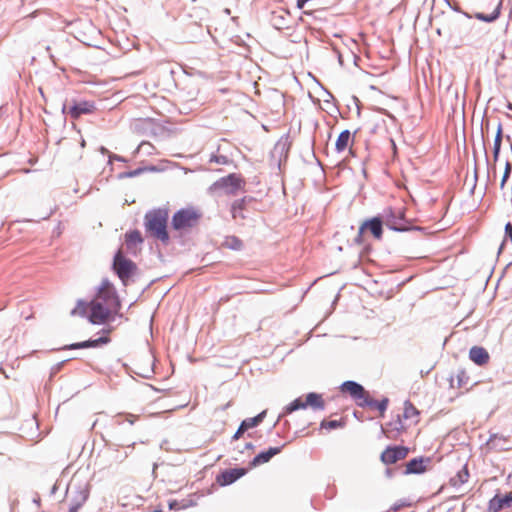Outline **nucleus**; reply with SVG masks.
Segmentation results:
<instances>
[{
	"label": "nucleus",
	"instance_id": "1",
	"mask_svg": "<svg viewBox=\"0 0 512 512\" xmlns=\"http://www.w3.org/2000/svg\"><path fill=\"white\" fill-rule=\"evenodd\" d=\"M169 211L167 208H155L146 212L144 216V227L146 232L167 245L170 242L168 233Z\"/></svg>",
	"mask_w": 512,
	"mask_h": 512
},
{
	"label": "nucleus",
	"instance_id": "2",
	"mask_svg": "<svg viewBox=\"0 0 512 512\" xmlns=\"http://www.w3.org/2000/svg\"><path fill=\"white\" fill-rule=\"evenodd\" d=\"M112 270L120 279L124 286L134 282V276L138 272V267L134 261L125 256L122 249H118L113 256Z\"/></svg>",
	"mask_w": 512,
	"mask_h": 512
},
{
	"label": "nucleus",
	"instance_id": "3",
	"mask_svg": "<svg viewBox=\"0 0 512 512\" xmlns=\"http://www.w3.org/2000/svg\"><path fill=\"white\" fill-rule=\"evenodd\" d=\"M383 217L384 225L390 230L396 232H407L411 230H421L420 227L413 226L406 218L405 210L403 208L388 207L380 213Z\"/></svg>",
	"mask_w": 512,
	"mask_h": 512
},
{
	"label": "nucleus",
	"instance_id": "4",
	"mask_svg": "<svg viewBox=\"0 0 512 512\" xmlns=\"http://www.w3.org/2000/svg\"><path fill=\"white\" fill-rule=\"evenodd\" d=\"M202 213L194 208H181L176 211L171 219V227L177 232H187L199 224Z\"/></svg>",
	"mask_w": 512,
	"mask_h": 512
},
{
	"label": "nucleus",
	"instance_id": "5",
	"mask_svg": "<svg viewBox=\"0 0 512 512\" xmlns=\"http://www.w3.org/2000/svg\"><path fill=\"white\" fill-rule=\"evenodd\" d=\"M307 407H310L313 410H324L325 401L322 398V395L316 392H309L306 394L305 400H303L302 397L294 399L287 406H285L283 412L279 415L278 421L281 417L287 414H291L294 411L305 409Z\"/></svg>",
	"mask_w": 512,
	"mask_h": 512
},
{
	"label": "nucleus",
	"instance_id": "6",
	"mask_svg": "<svg viewBox=\"0 0 512 512\" xmlns=\"http://www.w3.org/2000/svg\"><path fill=\"white\" fill-rule=\"evenodd\" d=\"M383 225L384 220L380 214L365 220L359 227L358 233L354 238V243L357 245H362L364 243L365 232H370L375 239L381 240L383 236Z\"/></svg>",
	"mask_w": 512,
	"mask_h": 512
},
{
	"label": "nucleus",
	"instance_id": "7",
	"mask_svg": "<svg viewBox=\"0 0 512 512\" xmlns=\"http://www.w3.org/2000/svg\"><path fill=\"white\" fill-rule=\"evenodd\" d=\"M94 300L102 302L104 305L112 308L115 312H118L121 308V302L117 291L108 279H104L102 281Z\"/></svg>",
	"mask_w": 512,
	"mask_h": 512
},
{
	"label": "nucleus",
	"instance_id": "8",
	"mask_svg": "<svg viewBox=\"0 0 512 512\" xmlns=\"http://www.w3.org/2000/svg\"><path fill=\"white\" fill-rule=\"evenodd\" d=\"M245 185L244 179L241 175L231 173L215 181L210 190H223L227 195H236L238 191L242 190Z\"/></svg>",
	"mask_w": 512,
	"mask_h": 512
},
{
	"label": "nucleus",
	"instance_id": "9",
	"mask_svg": "<svg viewBox=\"0 0 512 512\" xmlns=\"http://www.w3.org/2000/svg\"><path fill=\"white\" fill-rule=\"evenodd\" d=\"M112 308L104 305L98 300H92L89 303V314L87 319L92 324H105L114 318L116 314Z\"/></svg>",
	"mask_w": 512,
	"mask_h": 512
},
{
	"label": "nucleus",
	"instance_id": "10",
	"mask_svg": "<svg viewBox=\"0 0 512 512\" xmlns=\"http://www.w3.org/2000/svg\"><path fill=\"white\" fill-rule=\"evenodd\" d=\"M96 110L95 103L93 101H73L70 106L67 102L62 105V113L69 114L71 118L78 119L81 115L91 114Z\"/></svg>",
	"mask_w": 512,
	"mask_h": 512
},
{
	"label": "nucleus",
	"instance_id": "11",
	"mask_svg": "<svg viewBox=\"0 0 512 512\" xmlns=\"http://www.w3.org/2000/svg\"><path fill=\"white\" fill-rule=\"evenodd\" d=\"M253 201L252 197L245 196L241 199L235 200L231 205L232 218L241 225H245L247 220L251 219V212L248 209V204Z\"/></svg>",
	"mask_w": 512,
	"mask_h": 512
},
{
	"label": "nucleus",
	"instance_id": "12",
	"mask_svg": "<svg viewBox=\"0 0 512 512\" xmlns=\"http://www.w3.org/2000/svg\"><path fill=\"white\" fill-rule=\"evenodd\" d=\"M408 453V447L402 445H390L381 453L380 460L384 464L390 465L405 459Z\"/></svg>",
	"mask_w": 512,
	"mask_h": 512
},
{
	"label": "nucleus",
	"instance_id": "13",
	"mask_svg": "<svg viewBox=\"0 0 512 512\" xmlns=\"http://www.w3.org/2000/svg\"><path fill=\"white\" fill-rule=\"evenodd\" d=\"M247 471L248 470L243 467L225 469L217 475L216 481L220 486H228L243 477Z\"/></svg>",
	"mask_w": 512,
	"mask_h": 512
},
{
	"label": "nucleus",
	"instance_id": "14",
	"mask_svg": "<svg viewBox=\"0 0 512 512\" xmlns=\"http://www.w3.org/2000/svg\"><path fill=\"white\" fill-rule=\"evenodd\" d=\"M340 389L343 393H348L359 406V402L364 401L368 392L365 388L356 381L348 380L341 384Z\"/></svg>",
	"mask_w": 512,
	"mask_h": 512
},
{
	"label": "nucleus",
	"instance_id": "15",
	"mask_svg": "<svg viewBox=\"0 0 512 512\" xmlns=\"http://www.w3.org/2000/svg\"><path fill=\"white\" fill-rule=\"evenodd\" d=\"M266 413V410H264L252 418L244 419L240 423L234 435L232 436V441L240 439L244 435V433L247 432L249 429L259 426L263 422Z\"/></svg>",
	"mask_w": 512,
	"mask_h": 512
},
{
	"label": "nucleus",
	"instance_id": "16",
	"mask_svg": "<svg viewBox=\"0 0 512 512\" xmlns=\"http://www.w3.org/2000/svg\"><path fill=\"white\" fill-rule=\"evenodd\" d=\"M283 447L284 445L279 447H269L267 450L261 451L250 461V468H255L268 463L274 456L282 451Z\"/></svg>",
	"mask_w": 512,
	"mask_h": 512
},
{
	"label": "nucleus",
	"instance_id": "17",
	"mask_svg": "<svg viewBox=\"0 0 512 512\" xmlns=\"http://www.w3.org/2000/svg\"><path fill=\"white\" fill-rule=\"evenodd\" d=\"M431 462L429 457H416L406 463L404 474H421L427 469V464Z\"/></svg>",
	"mask_w": 512,
	"mask_h": 512
},
{
	"label": "nucleus",
	"instance_id": "18",
	"mask_svg": "<svg viewBox=\"0 0 512 512\" xmlns=\"http://www.w3.org/2000/svg\"><path fill=\"white\" fill-rule=\"evenodd\" d=\"M512 503V493H506L501 496L496 494L490 501L488 505V512H500L506 507H510Z\"/></svg>",
	"mask_w": 512,
	"mask_h": 512
},
{
	"label": "nucleus",
	"instance_id": "19",
	"mask_svg": "<svg viewBox=\"0 0 512 512\" xmlns=\"http://www.w3.org/2000/svg\"><path fill=\"white\" fill-rule=\"evenodd\" d=\"M110 342V338L108 336H101L97 339H88L81 342L72 343L70 345L65 346L64 349L74 350V349H86V348H96L102 345H106Z\"/></svg>",
	"mask_w": 512,
	"mask_h": 512
},
{
	"label": "nucleus",
	"instance_id": "20",
	"mask_svg": "<svg viewBox=\"0 0 512 512\" xmlns=\"http://www.w3.org/2000/svg\"><path fill=\"white\" fill-rule=\"evenodd\" d=\"M144 242V238L141 232L137 229L130 230L125 234V245L128 253L135 255L136 254V246L142 244Z\"/></svg>",
	"mask_w": 512,
	"mask_h": 512
},
{
	"label": "nucleus",
	"instance_id": "21",
	"mask_svg": "<svg viewBox=\"0 0 512 512\" xmlns=\"http://www.w3.org/2000/svg\"><path fill=\"white\" fill-rule=\"evenodd\" d=\"M469 358L478 366H483L489 362L488 351L481 346H473L469 351Z\"/></svg>",
	"mask_w": 512,
	"mask_h": 512
},
{
	"label": "nucleus",
	"instance_id": "22",
	"mask_svg": "<svg viewBox=\"0 0 512 512\" xmlns=\"http://www.w3.org/2000/svg\"><path fill=\"white\" fill-rule=\"evenodd\" d=\"M389 404V399L387 397H384L381 400H375L370 397L369 393L367 394L366 398H364V401L359 402V407H370L377 409L381 415L385 413L387 410Z\"/></svg>",
	"mask_w": 512,
	"mask_h": 512
},
{
	"label": "nucleus",
	"instance_id": "23",
	"mask_svg": "<svg viewBox=\"0 0 512 512\" xmlns=\"http://www.w3.org/2000/svg\"><path fill=\"white\" fill-rule=\"evenodd\" d=\"M508 440L506 437L498 434H491L489 439L485 443V447L487 450L494 451H505L508 449L506 446Z\"/></svg>",
	"mask_w": 512,
	"mask_h": 512
},
{
	"label": "nucleus",
	"instance_id": "24",
	"mask_svg": "<svg viewBox=\"0 0 512 512\" xmlns=\"http://www.w3.org/2000/svg\"><path fill=\"white\" fill-rule=\"evenodd\" d=\"M89 496V491L87 488H79L77 491L76 497L73 499L70 504L68 512H78L82 505L86 502Z\"/></svg>",
	"mask_w": 512,
	"mask_h": 512
},
{
	"label": "nucleus",
	"instance_id": "25",
	"mask_svg": "<svg viewBox=\"0 0 512 512\" xmlns=\"http://www.w3.org/2000/svg\"><path fill=\"white\" fill-rule=\"evenodd\" d=\"M503 139H504V134H503L502 124L500 121H498L497 131H496L494 145H493V151H492L494 162H497L499 159Z\"/></svg>",
	"mask_w": 512,
	"mask_h": 512
},
{
	"label": "nucleus",
	"instance_id": "26",
	"mask_svg": "<svg viewBox=\"0 0 512 512\" xmlns=\"http://www.w3.org/2000/svg\"><path fill=\"white\" fill-rule=\"evenodd\" d=\"M351 139H352L351 132L349 130H343L339 134V136L336 140V144H335L336 151L338 153L345 151L348 148V145H349Z\"/></svg>",
	"mask_w": 512,
	"mask_h": 512
},
{
	"label": "nucleus",
	"instance_id": "27",
	"mask_svg": "<svg viewBox=\"0 0 512 512\" xmlns=\"http://www.w3.org/2000/svg\"><path fill=\"white\" fill-rule=\"evenodd\" d=\"M148 171H150V172L157 171V167L154 165L139 167L134 170L125 171V172L120 173L118 175V178L119 179L133 178V177H137V176L141 175L142 173L148 172Z\"/></svg>",
	"mask_w": 512,
	"mask_h": 512
},
{
	"label": "nucleus",
	"instance_id": "28",
	"mask_svg": "<svg viewBox=\"0 0 512 512\" xmlns=\"http://www.w3.org/2000/svg\"><path fill=\"white\" fill-rule=\"evenodd\" d=\"M289 17V13L286 11L273 12L272 15V23L275 28L282 29L288 27L287 18Z\"/></svg>",
	"mask_w": 512,
	"mask_h": 512
},
{
	"label": "nucleus",
	"instance_id": "29",
	"mask_svg": "<svg viewBox=\"0 0 512 512\" xmlns=\"http://www.w3.org/2000/svg\"><path fill=\"white\" fill-rule=\"evenodd\" d=\"M501 6H502V1H500L498 3V5L496 6V8L494 9V11L492 13H490V14L477 13L476 18L481 21L487 22V23H492L499 18Z\"/></svg>",
	"mask_w": 512,
	"mask_h": 512
},
{
	"label": "nucleus",
	"instance_id": "30",
	"mask_svg": "<svg viewBox=\"0 0 512 512\" xmlns=\"http://www.w3.org/2000/svg\"><path fill=\"white\" fill-rule=\"evenodd\" d=\"M469 471L467 466L465 465L454 478L451 479V483L453 486L462 485L468 481Z\"/></svg>",
	"mask_w": 512,
	"mask_h": 512
},
{
	"label": "nucleus",
	"instance_id": "31",
	"mask_svg": "<svg viewBox=\"0 0 512 512\" xmlns=\"http://www.w3.org/2000/svg\"><path fill=\"white\" fill-rule=\"evenodd\" d=\"M89 309V303L79 299L77 301V306L72 309L71 311V315L72 316H75V315H79L81 317H87L88 314H87V310Z\"/></svg>",
	"mask_w": 512,
	"mask_h": 512
},
{
	"label": "nucleus",
	"instance_id": "32",
	"mask_svg": "<svg viewBox=\"0 0 512 512\" xmlns=\"http://www.w3.org/2000/svg\"><path fill=\"white\" fill-rule=\"evenodd\" d=\"M345 425V422L343 420H322L320 423L321 429H327V430H335L338 428H342Z\"/></svg>",
	"mask_w": 512,
	"mask_h": 512
},
{
	"label": "nucleus",
	"instance_id": "33",
	"mask_svg": "<svg viewBox=\"0 0 512 512\" xmlns=\"http://www.w3.org/2000/svg\"><path fill=\"white\" fill-rule=\"evenodd\" d=\"M224 245L231 250L238 251L243 247V242L236 236H230L226 238Z\"/></svg>",
	"mask_w": 512,
	"mask_h": 512
},
{
	"label": "nucleus",
	"instance_id": "34",
	"mask_svg": "<svg viewBox=\"0 0 512 512\" xmlns=\"http://www.w3.org/2000/svg\"><path fill=\"white\" fill-rule=\"evenodd\" d=\"M138 416L131 413H120L114 417V422L118 425H121L124 421L128 422L130 425H133Z\"/></svg>",
	"mask_w": 512,
	"mask_h": 512
},
{
	"label": "nucleus",
	"instance_id": "35",
	"mask_svg": "<svg viewBox=\"0 0 512 512\" xmlns=\"http://www.w3.org/2000/svg\"><path fill=\"white\" fill-rule=\"evenodd\" d=\"M193 505L192 502L190 501H187V500H182V502L180 503L179 501H177L176 499H172L169 501L168 503V506H169V509L170 510H180V509H185V508H188L189 506Z\"/></svg>",
	"mask_w": 512,
	"mask_h": 512
},
{
	"label": "nucleus",
	"instance_id": "36",
	"mask_svg": "<svg viewBox=\"0 0 512 512\" xmlns=\"http://www.w3.org/2000/svg\"><path fill=\"white\" fill-rule=\"evenodd\" d=\"M419 414L418 410L412 405L410 401H405V407L403 412V417L405 419H410Z\"/></svg>",
	"mask_w": 512,
	"mask_h": 512
},
{
	"label": "nucleus",
	"instance_id": "37",
	"mask_svg": "<svg viewBox=\"0 0 512 512\" xmlns=\"http://www.w3.org/2000/svg\"><path fill=\"white\" fill-rule=\"evenodd\" d=\"M508 240H510V242L512 243V223L511 222H508L505 225V238L498 249V253H502Z\"/></svg>",
	"mask_w": 512,
	"mask_h": 512
},
{
	"label": "nucleus",
	"instance_id": "38",
	"mask_svg": "<svg viewBox=\"0 0 512 512\" xmlns=\"http://www.w3.org/2000/svg\"><path fill=\"white\" fill-rule=\"evenodd\" d=\"M209 162H214L219 165H228L231 163V160L225 155L212 154L210 156Z\"/></svg>",
	"mask_w": 512,
	"mask_h": 512
},
{
	"label": "nucleus",
	"instance_id": "39",
	"mask_svg": "<svg viewBox=\"0 0 512 512\" xmlns=\"http://www.w3.org/2000/svg\"><path fill=\"white\" fill-rule=\"evenodd\" d=\"M468 379H469V377L466 375V372L464 370L458 371V373H457L458 387L464 386L467 383Z\"/></svg>",
	"mask_w": 512,
	"mask_h": 512
},
{
	"label": "nucleus",
	"instance_id": "40",
	"mask_svg": "<svg viewBox=\"0 0 512 512\" xmlns=\"http://www.w3.org/2000/svg\"><path fill=\"white\" fill-rule=\"evenodd\" d=\"M388 426L390 427L391 430H395L398 432L404 429L402 420L399 415L397 416V420L394 422H390Z\"/></svg>",
	"mask_w": 512,
	"mask_h": 512
},
{
	"label": "nucleus",
	"instance_id": "41",
	"mask_svg": "<svg viewBox=\"0 0 512 512\" xmlns=\"http://www.w3.org/2000/svg\"><path fill=\"white\" fill-rule=\"evenodd\" d=\"M113 161L127 162V160L123 156L114 153H109L108 164H112Z\"/></svg>",
	"mask_w": 512,
	"mask_h": 512
},
{
	"label": "nucleus",
	"instance_id": "42",
	"mask_svg": "<svg viewBox=\"0 0 512 512\" xmlns=\"http://www.w3.org/2000/svg\"><path fill=\"white\" fill-rule=\"evenodd\" d=\"M490 126V121L488 119H483L481 123V133L484 138L485 133H488Z\"/></svg>",
	"mask_w": 512,
	"mask_h": 512
},
{
	"label": "nucleus",
	"instance_id": "43",
	"mask_svg": "<svg viewBox=\"0 0 512 512\" xmlns=\"http://www.w3.org/2000/svg\"><path fill=\"white\" fill-rule=\"evenodd\" d=\"M510 177L509 173H503L502 179H501V188H504L505 183L507 182L508 178Z\"/></svg>",
	"mask_w": 512,
	"mask_h": 512
},
{
	"label": "nucleus",
	"instance_id": "44",
	"mask_svg": "<svg viewBox=\"0 0 512 512\" xmlns=\"http://www.w3.org/2000/svg\"><path fill=\"white\" fill-rule=\"evenodd\" d=\"M169 442L167 440H164L160 444V448L166 451H170L171 448L168 446Z\"/></svg>",
	"mask_w": 512,
	"mask_h": 512
},
{
	"label": "nucleus",
	"instance_id": "45",
	"mask_svg": "<svg viewBox=\"0 0 512 512\" xmlns=\"http://www.w3.org/2000/svg\"><path fill=\"white\" fill-rule=\"evenodd\" d=\"M511 171H512V165L509 161H507L505 164L504 173H509L511 175Z\"/></svg>",
	"mask_w": 512,
	"mask_h": 512
},
{
	"label": "nucleus",
	"instance_id": "46",
	"mask_svg": "<svg viewBox=\"0 0 512 512\" xmlns=\"http://www.w3.org/2000/svg\"><path fill=\"white\" fill-rule=\"evenodd\" d=\"M145 145L147 146H151L150 143H147V142H142L138 147L137 149L135 150V153H138Z\"/></svg>",
	"mask_w": 512,
	"mask_h": 512
},
{
	"label": "nucleus",
	"instance_id": "47",
	"mask_svg": "<svg viewBox=\"0 0 512 512\" xmlns=\"http://www.w3.org/2000/svg\"><path fill=\"white\" fill-rule=\"evenodd\" d=\"M100 152L103 154V155H108L109 156V153H111L106 147L104 146H101L100 147Z\"/></svg>",
	"mask_w": 512,
	"mask_h": 512
},
{
	"label": "nucleus",
	"instance_id": "48",
	"mask_svg": "<svg viewBox=\"0 0 512 512\" xmlns=\"http://www.w3.org/2000/svg\"><path fill=\"white\" fill-rule=\"evenodd\" d=\"M403 506H405V503H401V504H395L392 509L393 511H398L399 509H401Z\"/></svg>",
	"mask_w": 512,
	"mask_h": 512
},
{
	"label": "nucleus",
	"instance_id": "49",
	"mask_svg": "<svg viewBox=\"0 0 512 512\" xmlns=\"http://www.w3.org/2000/svg\"><path fill=\"white\" fill-rule=\"evenodd\" d=\"M244 448L247 449V450H253L255 448V446H254L253 443L248 442V443L245 444Z\"/></svg>",
	"mask_w": 512,
	"mask_h": 512
},
{
	"label": "nucleus",
	"instance_id": "50",
	"mask_svg": "<svg viewBox=\"0 0 512 512\" xmlns=\"http://www.w3.org/2000/svg\"><path fill=\"white\" fill-rule=\"evenodd\" d=\"M449 6L454 10V11H457V12H460V8L458 6L457 3H455L454 5H451L449 2H448Z\"/></svg>",
	"mask_w": 512,
	"mask_h": 512
},
{
	"label": "nucleus",
	"instance_id": "51",
	"mask_svg": "<svg viewBox=\"0 0 512 512\" xmlns=\"http://www.w3.org/2000/svg\"><path fill=\"white\" fill-rule=\"evenodd\" d=\"M385 473H386V475H387L388 477H391V476H392V474H393V472H392V470H391L390 468H387V469H386V471H385Z\"/></svg>",
	"mask_w": 512,
	"mask_h": 512
},
{
	"label": "nucleus",
	"instance_id": "52",
	"mask_svg": "<svg viewBox=\"0 0 512 512\" xmlns=\"http://www.w3.org/2000/svg\"><path fill=\"white\" fill-rule=\"evenodd\" d=\"M63 364H64V362L59 363V364L56 366V368H55V372L59 371V370H60V368H61V366H62Z\"/></svg>",
	"mask_w": 512,
	"mask_h": 512
},
{
	"label": "nucleus",
	"instance_id": "53",
	"mask_svg": "<svg viewBox=\"0 0 512 512\" xmlns=\"http://www.w3.org/2000/svg\"><path fill=\"white\" fill-rule=\"evenodd\" d=\"M360 415H363V412H360V414H359V412H357V411H355V412H354V416H355L356 418H360Z\"/></svg>",
	"mask_w": 512,
	"mask_h": 512
},
{
	"label": "nucleus",
	"instance_id": "54",
	"mask_svg": "<svg viewBox=\"0 0 512 512\" xmlns=\"http://www.w3.org/2000/svg\"><path fill=\"white\" fill-rule=\"evenodd\" d=\"M360 415H363V412H360V414H359V412H357V411H355V412H354V416H355L356 418H360Z\"/></svg>",
	"mask_w": 512,
	"mask_h": 512
},
{
	"label": "nucleus",
	"instance_id": "55",
	"mask_svg": "<svg viewBox=\"0 0 512 512\" xmlns=\"http://www.w3.org/2000/svg\"><path fill=\"white\" fill-rule=\"evenodd\" d=\"M475 181H477L478 174H477V168H475V175H474Z\"/></svg>",
	"mask_w": 512,
	"mask_h": 512
},
{
	"label": "nucleus",
	"instance_id": "56",
	"mask_svg": "<svg viewBox=\"0 0 512 512\" xmlns=\"http://www.w3.org/2000/svg\"><path fill=\"white\" fill-rule=\"evenodd\" d=\"M430 372V370H427L425 373L423 371H421V375L424 376V375H428Z\"/></svg>",
	"mask_w": 512,
	"mask_h": 512
},
{
	"label": "nucleus",
	"instance_id": "57",
	"mask_svg": "<svg viewBox=\"0 0 512 512\" xmlns=\"http://www.w3.org/2000/svg\"><path fill=\"white\" fill-rule=\"evenodd\" d=\"M230 406V402L227 403L224 407H223V410H225L226 408H228Z\"/></svg>",
	"mask_w": 512,
	"mask_h": 512
},
{
	"label": "nucleus",
	"instance_id": "58",
	"mask_svg": "<svg viewBox=\"0 0 512 512\" xmlns=\"http://www.w3.org/2000/svg\"><path fill=\"white\" fill-rule=\"evenodd\" d=\"M485 159H486V162L488 163V156H487V152L485 151Z\"/></svg>",
	"mask_w": 512,
	"mask_h": 512
},
{
	"label": "nucleus",
	"instance_id": "59",
	"mask_svg": "<svg viewBox=\"0 0 512 512\" xmlns=\"http://www.w3.org/2000/svg\"><path fill=\"white\" fill-rule=\"evenodd\" d=\"M39 91H40L41 95L44 97L43 90L40 88Z\"/></svg>",
	"mask_w": 512,
	"mask_h": 512
},
{
	"label": "nucleus",
	"instance_id": "60",
	"mask_svg": "<svg viewBox=\"0 0 512 512\" xmlns=\"http://www.w3.org/2000/svg\"><path fill=\"white\" fill-rule=\"evenodd\" d=\"M304 13L307 15L312 14V12H308V11H305Z\"/></svg>",
	"mask_w": 512,
	"mask_h": 512
},
{
	"label": "nucleus",
	"instance_id": "61",
	"mask_svg": "<svg viewBox=\"0 0 512 512\" xmlns=\"http://www.w3.org/2000/svg\"><path fill=\"white\" fill-rule=\"evenodd\" d=\"M475 188H476V184L473 185L472 192L474 191Z\"/></svg>",
	"mask_w": 512,
	"mask_h": 512
},
{
	"label": "nucleus",
	"instance_id": "62",
	"mask_svg": "<svg viewBox=\"0 0 512 512\" xmlns=\"http://www.w3.org/2000/svg\"><path fill=\"white\" fill-rule=\"evenodd\" d=\"M55 491H56V487L54 486L52 489V493H54Z\"/></svg>",
	"mask_w": 512,
	"mask_h": 512
}]
</instances>
